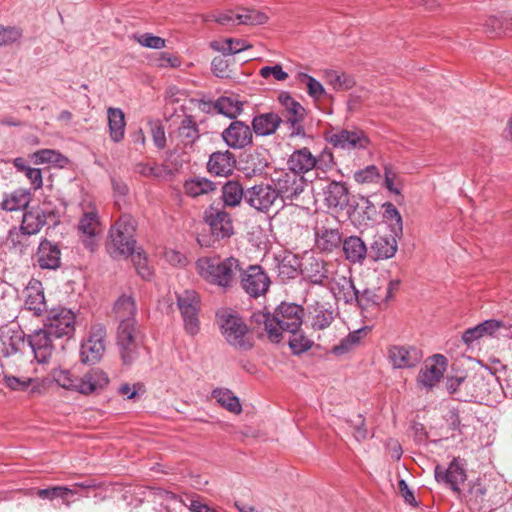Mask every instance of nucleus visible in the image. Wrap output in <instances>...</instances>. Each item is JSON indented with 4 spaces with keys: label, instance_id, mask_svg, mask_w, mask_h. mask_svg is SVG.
Wrapping results in <instances>:
<instances>
[{
    "label": "nucleus",
    "instance_id": "obj_14",
    "mask_svg": "<svg viewBox=\"0 0 512 512\" xmlns=\"http://www.w3.org/2000/svg\"><path fill=\"white\" fill-rule=\"evenodd\" d=\"M204 220L211 234L218 240L229 238L234 233L231 216L219 204H211L205 210Z\"/></svg>",
    "mask_w": 512,
    "mask_h": 512
},
{
    "label": "nucleus",
    "instance_id": "obj_44",
    "mask_svg": "<svg viewBox=\"0 0 512 512\" xmlns=\"http://www.w3.org/2000/svg\"><path fill=\"white\" fill-rule=\"evenodd\" d=\"M186 193L191 197H198L215 190V184L207 178L194 177L185 182Z\"/></svg>",
    "mask_w": 512,
    "mask_h": 512
},
{
    "label": "nucleus",
    "instance_id": "obj_60",
    "mask_svg": "<svg viewBox=\"0 0 512 512\" xmlns=\"http://www.w3.org/2000/svg\"><path fill=\"white\" fill-rule=\"evenodd\" d=\"M354 177L358 183H369L378 179L380 177V173L376 166L370 165L365 169L356 172Z\"/></svg>",
    "mask_w": 512,
    "mask_h": 512
},
{
    "label": "nucleus",
    "instance_id": "obj_52",
    "mask_svg": "<svg viewBox=\"0 0 512 512\" xmlns=\"http://www.w3.org/2000/svg\"><path fill=\"white\" fill-rule=\"evenodd\" d=\"M297 78L301 83L307 86V93L314 100H320L326 95L324 86L314 77L300 72Z\"/></svg>",
    "mask_w": 512,
    "mask_h": 512
},
{
    "label": "nucleus",
    "instance_id": "obj_28",
    "mask_svg": "<svg viewBox=\"0 0 512 512\" xmlns=\"http://www.w3.org/2000/svg\"><path fill=\"white\" fill-rule=\"evenodd\" d=\"M40 268L55 270L60 267L61 251L56 243L43 239L36 254Z\"/></svg>",
    "mask_w": 512,
    "mask_h": 512
},
{
    "label": "nucleus",
    "instance_id": "obj_17",
    "mask_svg": "<svg viewBox=\"0 0 512 512\" xmlns=\"http://www.w3.org/2000/svg\"><path fill=\"white\" fill-rule=\"evenodd\" d=\"M278 101L288 114L286 122L290 125L291 135L303 136L305 132L302 122L306 115L305 108L292 98L288 92H281Z\"/></svg>",
    "mask_w": 512,
    "mask_h": 512
},
{
    "label": "nucleus",
    "instance_id": "obj_31",
    "mask_svg": "<svg viewBox=\"0 0 512 512\" xmlns=\"http://www.w3.org/2000/svg\"><path fill=\"white\" fill-rule=\"evenodd\" d=\"M235 156L228 150L214 152L210 155L207 168L210 173L217 176H228L235 168Z\"/></svg>",
    "mask_w": 512,
    "mask_h": 512
},
{
    "label": "nucleus",
    "instance_id": "obj_64",
    "mask_svg": "<svg viewBox=\"0 0 512 512\" xmlns=\"http://www.w3.org/2000/svg\"><path fill=\"white\" fill-rule=\"evenodd\" d=\"M384 176H385V181H384L385 187L390 192L399 195L400 194V189L395 186V180L397 178V174L393 170L391 165L387 164V165L384 166Z\"/></svg>",
    "mask_w": 512,
    "mask_h": 512
},
{
    "label": "nucleus",
    "instance_id": "obj_1",
    "mask_svg": "<svg viewBox=\"0 0 512 512\" xmlns=\"http://www.w3.org/2000/svg\"><path fill=\"white\" fill-rule=\"evenodd\" d=\"M240 261L235 257H201L196 261V269L210 284L228 288L236 283Z\"/></svg>",
    "mask_w": 512,
    "mask_h": 512
},
{
    "label": "nucleus",
    "instance_id": "obj_9",
    "mask_svg": "<svg viewBox=\"0 0 512 512\" xmlns=\"http://www.w3.org/2000/svg\"><path fill=\"white\" fill-rule=\"evenodd\" d=\"M106 329L102 325L91 328L87 338L80 345V361L84 364H95L105 352Z\"/></svg>",
    "mask_w": 512,
    "mask_h": 512
},
{
    "label": "nucleus",
    "instance_id": "obj_5",
    "mask_svg": "<svg viewBox=\"0 0 512 512\" xmlns=\"http://www.w3.org/2000/svg\"><path fill=\"white\" fill-rule=\"evenodd\" d=\"M311 267L313 273H310L307 268L302 270L300 259L293 253H287L278 261V278L282 283H286L288 280L295 279L300 273H303L312 284L325 285L323 279L327 277L324 273L323 265L315 261L311 264Z\"/></svg>",
    "mask_w": 512,
    "mask_h": 512
},
{
    "label": "nucleus",
    "instance_id": "obj_45",
    "mask_svg": "<svg viewBox=\"0 0 512 512\" xmlns=\"http://www.w3.org/2000/svg\"><path fill=\"white\" fill-rule=\"evenodd\" d=\"M252 322L256 324H263L265 331L268 334V338L272 342H279L278 330L275 329V318L274 314L271 315L269 312L257 311L251 316Z\"/></svg>",
    "mask_w": 512,
    "mask_h": 512
},
{
    "label": "nucleus",
    "instance_id": "obj_43",
    "mask_svg": "<svg viewBox=\"0 0 512 512\" xmlns=\"http://www.w3.org/2000/svg\"><path fill=\"white\" fill-rule=\"evenodd\" d=\"M136 311V303L132 296L123 294L114 304V312L120 322L125 319H135Z\"/></svg>",
    "mask_w": 512,
    "mask_h": 512
},
{
    "label": "nucleus",
    "instance_id": "obj_32",
    "mask_svg": "<svg viewBox=\"0 0 512 512\" xmlns=\"http://www.w3.org/2000/svg\"><path fill=\"white\" fill-rule=\"evenodd\" d=\"M282 122V118L277 113H262L253 118L252 130L257 136H270L276 132Z\"/></svg>",
    "mask_w": 512,
    "mask_h": 512
},
{
    "label": "nucleus",
    "instance_id": "obj_53",
    "mask_svg": "<svg viewBox=\"0 0 512 512\" xmlns=\"http://www.w3.org/2000/svg\"><path fill=\"white\" fill-rule=\"evenodd\" d=\"M289 333L288 345L294 354H301L311 348L313 341L305 336L300 328Z\"/></svg>",
    "mask_w": 512,
    "mask_h": 512
},
{
    "label": "nucleus",
    "instance_id": "obj_55",
    "mask_svg": "<svg viewBox=\"0 0 512 512\" xmlns=\"http://www.w3.org/2000/svg\"><path fill=\"white\" fill-rule=\"evenodd\" d=\"M212 49L222 52L224 55H233L245 50L247 46L242 40L226 39L223 43L212 42Z\"/></svg>",
    "mask_w": 512,
    "mask_h": 512
},
{
    "label": "nucleus",
    "instance_id": "obj_18",
    "mask_svg": "<svg viewBox=\"0 0 512 512\" xmlns=\"http://www.w3.org/2000/svg\"><path fill=\"white\" fill-rule=\"evenodd\" d=\"M315 248L322 253L330 254L341 248L342 236L338 228L318 223L314 228Z\"/></svg>",
    "mask_w": 512,
    "mask_h": 512
},
{
    "label": "nucleus",
    "instance_id": "obj_47",
    "mask_svg": "<svg viewBox=\"0 0 512 512\" xmlns=\"http://www.w3.org/2000/svg\"><path fill=\"white\" fill-rule=\"evenodd\" d=\"M335 318V312L331 308H325L323 305H318L314 309V315L311 320V327L313 330H323L331 325Z\"/></svg>",
    "mask_w": 512,
    "mask_h": 512
},
{
    "label": "nucleus",
    "instance_id": "obj_30",
    "mask_svg": "<svg viewBox=\"0 0 512 512\" xmlns=\"http://www.w3.org/2000/svg\"><path fill=\"white\" fill-rule=\"evenodd\" d=\"M203 105L208 106V112L213 109L218 114L234 120L243 111V102L234 96H221L215 101L204 102Z\"/></svg>",
    "mask_w": 512,
    "mask_h": 512
},
{
    "label": "nucleus",
    "instance_id": "obj_33",
    "mask_svg": "<svg viewBox=\"0 0 512 512\" xmlns=\"http://www.w3.org/2000/svg\"><path fill=\"white\" fill-rule=\"evenodd\" d=\"M1 366L3 368V385L6 388L16 392L34 393L36 391V386L33 385L37 381L35 378L13 375L8 369L9 363L2 362Z\"/></svg>",
    "mask_w": 512,
    "mask_h": 512
},
{
    "label": "nucleus",
    "instance_id": "obj_12",
    "mask_svg": "<svg viewBox=\"0 0 512 512\" xmlns=\"http://www.w3.org/2000/svg\"><path fill=\"white\" fill-rule=\"evenodd\" d=\"M101 224L98 212L94 206L89 205L78 222V231L82 238V243L86 249L93 252L98 247Z\"/></svg>",
    "mask_w": 512,
    "mask_h": 512
},
{
    "label": "nucleus",
    "instance_id": "obj_13",
    "mask_svg": "<svg viewBox=\"0 0 512 512\" xmlns=\"http://www.w3.org/2000/svg\"><path fill=\"white\" fill-rule=\"evenodd\" d=\"M54 336L43 326L27 336V348L39 364L48 363L56 345Z\"/></svg>",
    "mask_w": 512,
    "mask_h": 512
},
{
    "label": "nucleus",
    "instance_id": "obj_51",
    "mask_svg": "<svg viewBox=\"0 0 512 512\" xmlns=\"http://www.w3.org/2000/svg\"><path fill=\"white\" fill-rule=\"evenodd\" d=\"M76 491L67 486H54L50 488L39 489L37 491V495L41 499L54 500L56 498H61L64 501V504L69 507L70 502L66 501L67 497L70 495H74Z\"/></svg>",
    "mask_w": 512,
    "mask_h": 512
},
{
    "label": "nucleus",
    "instance_id": "obj_3",
    "mask_svg": "<svg viewBox=\"0 0 512 512\" xmlns=\"http://www.w3.org/2000/svg\"><path fill=\"white\" fill-rule=\"evenodd\" d=\"M216 319L220 332L226 342L238 350H249L252 342L248 338V327L243 319L228 309H219Z\"/></svg>",
    "mask_w": 512,
    "mask_h": 512
},
{
    "label": "nucleus",
    "instance_id": "obj_48",
    "mask_svg": "<svg viewBox=\"0 0 512 512\" xmlns=\"http://www.w3.org/2000/svg\"><path fill=\"white\" fill-rule=\"evenodd\" d=\"M129 258H131L137 274L143 280L149 281L153 276V269L150 266L147 255L142 247H139L138 251Z\"/></svg>",
    "mask_w": 512,
    "mask_h": 512
},
{
    "label": "nucleus",
    "instance_id": "obj_26",
    "mask_svg": "<svg viewBox=\"0 0 512 512\" xmlns=\"http://www.w3.org/2000/svg\"><path fill=\"white\" fill-rule=\"evenodd\" d=\"M238 275L242 288H269L271 284L268 273L258 264H250L245 268L240 265Z\"/></svg>",
    "mask_w": 512,
    "mask_h": 512
},
{
    "label": "nucleus",
    "instance_id": "obj_8",
    "mask_svg": "<svg viewBox=\"0 0 512 512\" xmlns=\"http://www.w3.org/2000/svg\"><path fill=\"white\" fill-rule=\"evenodd\" d=\"M274 191L277 192V199H281L283 204L292 202L300 196L306 186L304 176L288 172H280L272 179Z\"/></svg>",
    "mask_w": 512,
    "mask_h": 512
},
{
    "label": "nucleus",
    "instance_id": "obj_27",
    "mask_svg": "<svg viewBox=\"0 0 512 512\" xmlns=\"http://www.w3.org/2000/svg\"><path fill=\"white\" fill-rule=\"evenodd\" d=\"M319 161L311 153V151L304 147L295 150L287 160V166L291 173L304 176L305 173L318 168Z\"/></svg>",
    "mask_w": 512,
    "mask_h": 512
},
{
    "label": "nucleus",
    "instance_id": "obj_40",
    "mask_svg": "<svg viewBox=\"0 0 512 512\" xmlns=\"http://www.w3.org/2000/svg\"><path fill=\"white\" fill-rule=\"evenodd\" d=\"M245 196L246 191L238 181L229 180L222 186L223 207H236L245 200Z\"/></svg>",
    "mask_w": 512,
    "mask_h": 512
},
{
    "label": "nucleus",
    "instance_id": "obj_46",
    "mask_svg": "<svg viewBox=\"0 0 512 512\" xmlns=\"http://www.w3.org/2000/svg\"><path fill=\"white\" fill-rule=\"evenodd\" d=\"M24 308L32 312L34 316H40L43 312L47 311V303L43 290H32V292L26 296Z\"/></svg>",
    "mask_w": 512,
    "mask_h": 512
},
{
    "label": "nucleus",
    "instance_id": "obj_36",
    "mask_svg": "<svg viewBox=\"0 0 512 512\" xmlns=\"http://www.w3.org/2000/svg\"><path fill=\"white\" fill-rule=\"evenodd\" d=\"M342 250L345 257L351 263H362L367 255V247L358 236H349L342 240Z\"/></svg>",
    "mask_w": 512,
    "mask_h": 512
},
{
    "label": "nucleus",
    "instance_id": "obj_63",
    "mask_svg": "<svg viewBox=\"0 0 512 512\" xmlns=\"http://www.w3.org/2000/svg\"><path fill=\"white\" fill-rule=\"evenodd\" d=\"M151 134L155 146L158 149H163L166 146V135L163 125L159 122L153 124Z\"/></svg>",
    "mask_w": 512,
    "mask_h": 512
},
{
    "label": "nucleus",
    "instance_id": "obj_16",
    "mask_svg": "<svg viewBox=\"0 0 512 512\" xmlns=\"http://www.w3.org/2000/svg\"><path fill=\"white\" fill-rule=\"evenodd\" d=\"M48 221H51L53 224L58 223V212L33 207L23 214L20 230L24 235H34L37 234Z\"/></svg>",
    "mask_w": 512,
    "mask_h": 512
},
{
    "label": "nucleus",
    "instance_id": "obj_11",
    "mask_svg": "<svg viewBox=\"0 0 512 512\" xmlns=\"http://www.w3.org/2000/svg\"><path fill=\"white\" fill-rule=\"evenodd\" d=\"M304 309L295 303L282 302L274 313L275 329L278 330L279 340L283 332H294L301 328Z\"/></svg>",
    "mask_w": 512,
    "mask_h": 512
},
{
    "label": "nucleus",
    "instance_id": "obj_34",
    "mask_svg": "<svg viewBox=\"0 0 512 512\" xmlns=\"http://www.w3.org/2000/svg\"><path fill=\"white\" fill-rule=\"evenodd\" d=\"M502 322L495 319H488L478 325L468 328L462 335L465 344L471 345L484 336H493L501 327Z\"/></svg>",
    "mask_w": 512,
    "mask_h": 512
},
{
    "label": "nucleus",
    "instance_id": "obj_58",
    "mask_svg": "<svg viewBox=\"0 0 512 512\" xmlns=\"http://www.w3.org/2000/svg\"><path fill=\"white\" fill-rule=\"evenodd\" d=\"M138 43L147 48L162 49L166 46L165 39L151 33H144L137 37Z\"/></svg>",
    "mask_w": 512,
    "mask_h": 512
},
{
    "label": "nucleus",
    "instance_id": "obj_41",
    "mask_svg": "<svg viewBox=\"0 0 512 512\" xmlns=\"http://www.w3.org/2000/svg\"><path fill=\"white\" fill-rule=\"evenodd\" d=\"M213 398L229 412L239 414L242 411L240 400L227 388H216L212 391Z\"/></svg>",
    "mask_w": 512,
    "mask_h": 512
},
{
    "label": "nucleus",
    "instance_id": "obj_61",
    "mask_svg": "<svg viewBox=\"0 0 512 512\" xmlns=\"http://www.w3.org/2000/svg\"><path fill=\"white\" fill-rule=\"evenodd\" d=\"M135 172L144 176L151 178H158L162 175V170L157 165H152L150 163H138L135 166Z\"/></svg>",
    "mask_w": 512,
    "mask_h": 512
},
{
    "label": "nucleus",
    "instance_id": "obj_57",
    "mask_svg": "<svg viewBox=\"0 0 512 512\" xmlns=\"http://www.w3.org/2000/svg\"><path fill=\"white\" fill-rule=\"evenodd\" d=\"M485 26L491 28V32L498 35L501 32L512 31V16L501 20L497 17H491L487 20Z\"/></svg>",
    "mask_w": 512,
    "mask_h": 512
},
{
    "label": "nucleus",
    "instance_id": "obj_24",
    "mask_svg": "<svg viewBox=\"0 0 512 512\" xmlns=\"http://www.w3.org/2000/svg\"><path fill=\"white\" fill-rule=\"evenodd\" d=\"M389 360L396 369L412 368L420 363L422 352L414 346L394 345L388 351Z\"/></svg>",
    "mask_w": 512,
    "mask_h": 512
},
{
    "label": "nucleus",
    "instance_id": "obj_42",
    "mask_svg": "<svg viewBox=\"0 0 512 512\" xmlns=\"http://www.w3.org/2000/svg\"><path fill=\"white\" fill-rule=\"evenodd\" d=\"M31 201V193L27 189H16L2 203L6 211H17L26 208Z\"/></svg>",
    "mask_w": 512,
    "mask_h": 512
},
{
    "label": "nucleus",
    "instance_id": "obj_2",
    "mask_svg": "<svg viewBox=\"0 0 512 512\" xmlns=\"http://www.w3.org/2000/svg\"><path fill=\"white\" fill-rule=\"evenodd\" d=\"M136 224L130 215L121 216L109 231L107 250L114 259H127L138 251L135 239Z\"/></svg>",
    "mask_w": 512,
    "mask_h": 512
},
{
    "label": "nucleus",
    "instance_id": "obj_19",
    "mask_svg": "<svg viewBox=\"0 0 512 512\" xmlns=\"http://www.w3.org/2000/svg\"><path fill=\"white\" fill-rule=\"evenodd\" d=\"M447 359L441 354L433 355L426 361L418 374V383L428 389L436 386L446 370Z\"/></svg>",
    "mask_w": 512,
    "mask_h": 512
},
{
    "label": "nucleus",
    "instance_id": "obj_49",
    "mask_svg": "<svg viewBox=\"0 0 512 512\" xmlns=\"http://www.w3.org/2000/svg\"><path fill=\"white\" fill-rule=\"evenodd\" d=\"M382 207L384 209L383 217L386 221L390 222L392 234L395 236L401 235L403 230V223L401 214L398 209L391 202H385Z\"/></svg>",
    "mask_w": 512,
    "mask_h": 512
},
{
    "label": "nucleus",
    "instance_id": "obj_37",
    "mask_svg": "<svg viewBox=\"0 0 512 512\" xmlns=\"http://www.w3.org/2000/svg\"><path fill=\"white\" fill-rule=\"evenodd\" d=\"M175 136L184 146L192 145L199 139V128L191 115L184 116L175 131Z\"/></svg>",
    "mask_w": 512,
    "mask_h": 512
},
{
    "label": "nucleus",
    "instance_id": "obj_4",
    "mask_svg": "<svg viewBox=\"0 0 512 512\" xmlns=\"http://www.w3.org/2000/svg\"><path fill=\"white\" fill-rule=\"evenodd\" d=\"M116 344L125 365L133 363L139 357L142 336L136 319H125L119 323Z\"/></svg>",
    "mask_w": 512,
    "mask_h": 512
},
{
    "label": "nucleus",
    "instance_id": "obj_21",
    "mask_svg": "<svg viewBox=\"0 0 512 512\" xmlns=\"http://www.w3.org/2000/svg\"><path fill=\"white\" fill-rule=\"evenodd\" d=\"M330 144L339 149L344 150H357L367 147L369 140L363 131L355 130H339L329 136Z\"/></svg>",
    "mask_w": 512,
    "mask_h": 512
},
{
    "label": "nucleus",
    "instance_id": "obj_39",
    "mask_svg": "<svg viewBox=\"0 0 512 512\" xmlns=\"http://www.w3.org/2000/svg\"><path fill=\"white\" fill-rule=\"evenodd\" d=\"M108 125L110 137L114 142H120L125 133V116L120 108H108Z\"/></svg>",
    "mask_w": 512,
    "mask_h": 512
},
{
    "label": "nucleus",
    "instance_id": "obj_59",
    "mask_svg": "<svg viewBox=\"0 0 512 512\" xmlns=\"http://www.w3.org/2000/svg\"><path fill=\"white\" fill-rule=\"evenodd\" d=\"M259 74L262 78H269L273 76L278 81H284L288 78V73L285 72L280 64L274 66H264L260 69Z\"/></svg>",
    "mask_w": 512,
    "mask_h": 512
},
{
    "label": "nucleus",
    "instance_id": "obj_7",
    "mask_svg": "<svg viewBox=\"0 0 512 512\" xmlns=\"http://www.w3.org/2000/svg\"><path fill=\"white\" fill-rule=\"evenodd\" d=\"M76 315L67 308L52 309L44 323V327L55 339L73 337L76 329Z\"/></svg>",
    "mask_w": 512,
    "mask_h": 512
},
{
    "label": "nucleus",
    "instance_id": "obj_50",
    "mask_svg": "<svg viewBox=\"0 0 512 512\" xmlns=\"http://www.w3.org/2000/svg\"><path fill=\"white\" fill-rule=\"evenodd\" d=\"M33 158L37 164L51 163L62 167L68 163L67 157L52 149L38 150L33 154Z\"/></svg>",
    "mask_w": 512,
    "mask_h": 512
},
{
    "label": "nucleus",
    "instance_id": "obj_56",
    "mask_svg": "<svg viewBox=\"0 0 512 512\" xmlns=\"http://www.w3.org/2000/svg\"><path fill=\"white\" fill-rule=\"evenodd\" d=\"M328 83L336 91L350 89L354 85L352 78L342 74L339 75L336 72H330L327 74Z\"/></svg>",
    "mask_w": 512,
    "mask_h": 512
},
{
    "label": "nucleus",
    "instance_id": "obj_10",
    "mask_svg": "<svg viewBox=\"0 0 512 512\" xmlns=\"http://www.w3.org/2000/svg\"><path fill=\"white\" fill-rule=\"evenodd\" d=\"M27 349V337L23 330L6 328L0 333V360L14 357L20 360Z\"/></svg>",
    "mask_w": 512,
    "mask_h": 512
},
{
    "label": "nucleus",
    "instance_id": "obj_6",
    "mask_svg": "<svg viewBox=\"0 0 512 512\" xmlns=\"http://www.w3.org/2000/svg\"><path fill=\"white\" fill-rule=\"evenodd\" d=\"M176 298L183 318L184 330L187 334L195 336L200 330L201 298L196 290H181L176 293Z\"/></svg>",
    "mask_w": 512,
    "mask_h": 512
},
{
    "label": "nucleus",
    "instance_id": "obj_35",
    "mask_svg": "<svg viewBox=\"0 0 512 512\" xmlns=\"http://www.w3.org/2000/svg\"><path fill=\"white\" fill-rule=\"evenodd\" d=\"M325 201L331 208L343 209L348 205L349 192L347 187L339 182H330L324 190Z\"/></svg>",
    "mask_w": 512,
    "mask_h": 512
},
{
    "label": "nucleus",
    "instance_id": "obj_38",
    "mask_svg": "<svg viewBox=\"0 0 512 512\" xmlns=\"http://www.w3.org/2000/svg\"><path fill=\"white\" fill-rule=\"evenodd\" d=\"M394 234L387 236L375 237L371 245V253L376 260L388 259L395 255L397 251V241Z\"/></svg>",
    "mask_w": 512,
    "mask_h": 512
},
{
    "label": "nucleus",
    "instance_id": "obj_23",
    "mask_svg": "<svg viewBox=\"0 0 512 512\" xmlns=\"http://www.w3.org/2000/svg\"><path fill=\"white\" fill-rule=\"evenodd\" d=\"M434 475L438 483L446 484L455 492L460 490L459 485L466 480L465 470L457 458H454L447 468L436 465Z\"/></svg>",
    "mask_w": 512,
    "mask_h": 512
},
{
    "label": "nucleus",
    "instance_id": "obj_25",
    "mask_svg": "<svg viewBox=\"0 0 512 512\" xmlns=\"http://www.w3.org/2000/svg\"><path fill=\"white\" fill-rule=\"evenodd\" d=\"M345 297L347 302L354 299L361 310H367L390 299L392 290H348Z\"/></svg>",
    "mask_w": 512,
    "mask_h": 512
},
{
    "label": "nucleus",
    "instance_id": "obj_20",
    "mask_svg": "<svg viewBox=\"0 0 512 512\" xmlns=\"http://www.w3.org/2000/svg\"><path fill=\"white\" fill-rule=\"evenodd\" d=\"M224 142L232 149H243L253 142L251 128L243 121L234 120L222 132Z\"/></svg>",
    "mask_w": 512,
    "mask_h": 512
},
{
    "label": "nucleus",
    "instance_id": "obj_22",
    "mask_svg": "<svg viewBox=\"0 0 512 512\" xmlns=\"http://www.w3.org/2000/svg\"><path fill=\"white\" fill-rule=\"evenodd\" d=\"M277 200V192L272 185H254L246 190L245 202L259 211H267Z\"/></svg>",
    "mask_w": 512,
    "mask_h": 512
},
{
    "label": "nucleus",
    "instance_id": "obj_15",
    "mask_svg": "<svg viewBox=\"0 0 512 512\" xmlns=\"http://www.w3.org/2000/svg\"><path fill=\"white\" fill-rule=\"evenodd\" d=\"M211 18L221 25H261L267 22L268 17L265 13L254 9L242 8L234 13L231 10L212 14Z\"/></svg>",
    "mask_w": 512,
    "mask_h": 512
},
{
    "label": "nucleus",
    "instance_id": "obj_62",
    "mask_svg": "<svg viewBox=\"0 0 512 512\" xmlns=\"http://www.w3.org/2000/svg\"><path fill=\"white\" fill-rule=\"evenodd\" d=\"M22 168L25 176L28 178L33 188L35 190L41 188L43 184L41 170L38 168L29 167L27 165H22Z\"/></svg>",
    "mask_w": 512,
    "mask_h": 512
},
{
    "label": "nucleus",
    "instance_id": "obj_54",
    "mask_svg": "<svg viewBox=\"0 0 512 512\" xmlns=\"http://www.w3.org/2000/svg\"><path fill=\"white\" fill-rule=\"evenodd\" d=\"M52 379L62 388L77 391L78 377L69 370L57 368L51 372Z\"/></svg>",
    "mask_w": 512,
    "mask_h": 512
},
{
    "label": "nucleus",
    "instance_id": "obj_29",
    "mask_svg": "<svg viewBox=\"0 0 512 512\" xmlns=\"http://www.w3.org/2000/svg\"><path fill=\"white\" fill-rule=\"evenodd\" d=\"M109 382L107 374L100 369H91L82 377H78L77 392L88 395L103 389Z\"/></svg>",
    "mask_w": 512,
    "mask_h": 512
}]
</instances>
